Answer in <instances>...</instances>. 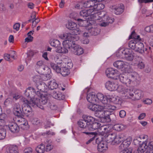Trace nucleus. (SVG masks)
<instances>
[{
  "instance_id": "obj_39",
  "label": "nucleus",
  "mask_w": 153,
  "mask_h": 153,
  "mask_svg": "<svg viewBox=\"0 0 153 153\" xmlns=\"http://www.w3.org/2000/svg\"><path fill=\"white\" fill-rule=\"evenodd\" d=\"M115 137H116V134L115 133H110L106 138L107 142L113 143Z\"/></svg>"
},
{
  "instance_id": "obj_12",
  "label": "nucleus",
  "mask_w": 153,
  "mask_h": 153,
  "mask_svg": "<svg viewBox=\"0 0 153 153\" xmlns=\"http://www.w3.org/2000/svg\"><path fill=\"white\" fill-rule=\"evenodd\" d=\"M66 27L69 29L71 30H74L76 35H77L78 33H80L81 27L80 28H77L76 25L75 23L73 22H69L68 24L66 25Z\"/></svg>"
},
{
  "instance_id": "obj_56",
  "label": "nucleus",
  "mask_w": 153,
  "mask_h": 153,
  "mask_svg": "<svg viewBox=\"0 0 153 153\" xmlns=\"http://www.w3.org/2000/svg\"><path fill=\"white\" fill-rule=\"evenodd\" d=\"M81 30L82 31L80 32V33H78V34H83V36L85 37H87L88 36H91L90 32L89 31V30L88 29V30L87 31L84 32L83 30H82L83 29H82V27H81Z\"/></svg>"
},
{
  "instance_id": "obj_50",
  "label": "nucleus",
  "mask_w": 153,
  "mask_h": 153,
  "mask_svg": "<svg viewBox=\"0 0 153 153\" xmlns=\"http://www.w3.org/2000/svg\"><path fill=\"white\" fill-rule=\"evenodd\" d=\"M38 77L39 79L40 77H41L42 80L43 81H47L50 79L51 78V75L49 74L46 75H43L40 76H38Z\"/></svg>"
},
{
  "instance_id": "obj_24",
  "label": "nucleus",
  "mask_w": 153,
  "mask_h": 153,
  "mask_svg": "<svg viewBox=\"0 0 153 153\" xmlns=\"http://www.w3.org/2000/svg\"><path fill=\"white\" fill-rule=\"evenodd\" d=\"M127 63L121 60H117L115 61L113 64L114 66L118 69H122L124 67L126 68V63Z\"/></svg>"
},
{
  "instance_id": "obj_23",
  "label": "nucleus",
  "mask_w": 153,
  "mask_h": 153,
  "mask_svg": "<svg viewBox=\"0 0 153 153\" xmlns=\"http://www.w3.org/2000/svg\"><path fill=\"white\" fill-rule=\"evenodd\" d=\"M52 96L53 97L59 100H63L65 98V95L61 92L54 91L52 93Z\"/></svg>"
},
{
  "instance_id": "obj_5",
  "label": "nucleus",
  "mask_w": 153,
  "mask_h": 153,
  "mask_svg": "<svg viewBox=\"0 0 153 153\" xmlns=\"http://www.w3.org/2000/svg\"><path fill=\"white\" fill-rule=\"evenodd\" d=\"M48 102L47 98L45 96L39 98H36L34 99L32 101L36 107H37L39 108L43 109L44 108L43 105H45Z\"/></svg>"
},
{
  "instance_id": "obj_28",
  "label": "nucleus",
  "mask_w": 153,
  "mask_h": 153,
  "mask_svg": "<svg viewBox=\"0 0 153 153\" xmlns=\"http://www.w3.org/2000/svg\"><path fill=\"white\" fill-rule=\"evenodd\" d=\"M146 149L145 153H153V142L149 141L145 147V150Z\"/></svg>"
},
{
  "instance_id": "obj_41",
  "label": "nucleus",
  "mask_w": 153,
  "mask_h": 153,
  "mask_svg": "<svg viewBox=\"0 0 153 153\" xmlns=\"http://www.w3.org/2000/svg\"><path fill=\"white\" fill-rule=\"evenodd\" d=\"M51 45L57 48V51L61 45L60 42L57 40H53L50 43Z\"/></svg>"
},
{
  "instance_id": "obj_2",
  "label": "nucleus",
  "mask_w": 153,
  "mask_h": 153,
  "mask_svg": "<svg viewBox=\"0 0 153 153\" xmlns=\"http://www.w3.org/2000/svg\"><path fill=\"white\" fill-rule=\"evenodd\" d=\"M22 101L26 105L24 107H22V113L23 114H24L26 116L31 117L32 116V110L31 107H36L35 105H33V102L29 101L25 98H23Z\"/></svg>"
},
{
  "instance_id": "obj_7",
  "label": "nucleus",
  "mask_w": 153,
  "mask_h": 153,
  "mask_svg": "<svg viewBox=\"0 0 153 153\" xmlns=\"http://www.w3.org/2000/svg\"><path fill=\"white\" fill-rule=\"evenodd\" d=\"M133 91L129 90L128 92H127L125 94V97L126 98H129L131 99L132 100H139L141 96L140 91H136L134 92V94L133 93Z\"/></svg>"
},
{
  "instance_id": "obj_44",
  "label": "nucleus",
  "mask_w": 153,
  "mask_h": 153,
  "mask_svg": "<svg viewBox=\"0 0 153 153\" xmlns=\"http://www.w3.org/2000/svg\"><path fill=\"white\" fill-rule=\"evenodd\" d=\"M141 139V138L140 137L138 138V139H134L133 141V143L135 145H139V146H140V145L143 144V143L146 144H146L147 143H148L149 141H143L141 142V141H140V140Z\"/></svg>"
},
{
  "instance_id": "obj_10",
  "label": "nucleus",
  "mask_w": 153,
  "mask_h": 153,
  "mask_svg": "<svg viewBox=\"0 0 153 153\" xmlns=\"http://www.w3.org/2000/svg\"><path fill=\"white\" fill-rule=\"evenodd\" d=\"M59 37L62 39H67L66 40H69L74 42L77 41L79 39V37L77 35L70 33H65L60 35Z\"/></svg>"
},
{
  "instance_id": "obj_62",
  "label": "nucleus",
  "mask_w": 153,
  "mask_h": 153,
  "mask_svg": "<svg viewBox=\"0 0 153 153\" xmlns=\"http://www.w3.org/2000/svg\"><path fill=\"white\" fill-rule=\"evenodd\" d=\"M94 104H94L90 103L87 105V107L90 110L94 111Z\"/></svg>"
},
{
  "instance_id": "obj_30",
  "label": "nucleus",
  "mask_w": 153,
  "mask_h": 153,
  "mask_svg": "<svg viewBox=\"0 0 153 153\" xmlns=\"http://www.w3.org/2000/svg\"><path fill=\"white\" fill-rule=\"evenodd\" d=\"M82 118L84 119L87 124V127L94 120V118L91 116L83 115Z\"/></svg>"
},
{
  "instance_id": "obj_35",
  "label": "nucleus",
  "mask_w": 153,
  "mask_h": 153,
  "mask_svg": "<svg viewBox=\"0 0 153 153\" xmlns=\"http://www.w3.org/2000/svg\"><path fill=\"white\" fill-rule=\"evenodd\" d=\"M35 150L37 153H44L45 150V145L42 143L38 145Z\"/></svg>"
},
{
  "instance_id": "obj_53",
  "label": "nucleus",
  "mask_w": 153,
  "mask_h": 153,
  "mask_svg": "<svg viewBox=\"0 0 153 153\" xmlns=\"http://www.w3.org/2000/svg\"><path fill=\"white\" fill-rule=\"evenodd\" d=\"M6 130L1 128L0 129V140H2L4 139L6 135Z\"/></svg>"
},
{
  "instance_id": "obj_46",
  "label": "nucleus",
  "mask_w": 153,
  "mask_h": 153,
  "mask_svg": "<svg viewBox=\"0 0 153 153\" xmlns=\"http://www.w3.org/2000/svg\"><path fill=\"white\" fill-rule=\"evenodd\" d=\"M78 124L80 128H87V124L84 119L79 120L78 122Z\"/></svg>"
},
{
  "instance_id": "obj_14",
  "label": "nucleus",
  "mask_w": 153,
  "mask_h": 153,
  "mask_svg": "<svg viewBox=\"0 0 153 153\" xmlns=\"http://www.w3.org/2000/svg\"><path fill=\"white\" fill-rule=\"evenodd\" d=\"M135 51L139 53L142 54L145 53V51H147L146 48H144L143 44L141 42H138L136 43Z\"/></svg>"
},
{
  "instance_id": "obj_55",
  "label": "nucleus",
  "mask_w": 153,
  "mask_h": 153,
  "mask_svg": "<svg viewBox=\"0 0 153 153\" xmlns=\"http://www.w3.org/2000/svg\"><path fill=\"white\" fill-rule=\"evenodd\" d=\"M104 117H103V118H102L101 120H100V122L102 123L104 122H110V120L109 118V115H108L107 116H105V114H104Z\"/></svg>"
},
{
  "instance_id": "obj_51",
  "label": "nucleus",
  "mask_w": 153,
  "mask_h": 153,
  "mask_svg": "<svg viewBox=\"0 0 153 153\" xmlns=\"http://www.w3.org/2000/svg\"><path fill=\"white\" fill-rule=\"evenodd\" d=\"M137 43L136 41L134 40H131L129 42L128 46L131 49L135 50Z\"/></svg>"
},
{
  "instance_id": "obj_1",
  "label": "nucleus",
  "mask_w": 153,
  "mask_h": 153,
  "mask_svg": "<svg viewBox=\"0 0 153 153\" xmlns=\"http://www.w3.org/2000/svg\"><path fill=\"white\" fill-rule=\"evenodd\" d=\"M92 9H89L88 10H83L81 11L79 13L80 18H76L75 20L77 21L81 25L85 26V24L87 23L88 20L86 18L90 16L92 19V16L94 14V11Z\"/></svg>"
},
{
  "instance_id": "obj_17",
  "label": "nucleus",
  "mask_w": 153,
  "mask_h": 153,
  "mask_svg": "<svg viewBox=\"0 0 153 153\" xmlns=\"http://www.w3.org/2000/svg\"><path fill=\"white\" fill-rule=\"evenodd\" d=\"M96 96L97 99V102L100 101L102 103L105 104L108 102V98L107 96H104L102 94L99 93L96 95Z\"/></svg>"
},
{
  "instance_id": "obj_26",
  "label": "nucleus",
  "mask_w": 153,
  "mask_h": 153,
  "mask_svg": "<svg viewBox=\"0 0 153 153\" xmlns=\"http://www.w3.org/2000/svg\"><path fill=\"white\" fill-rule=\"evenodd\" d=\"M131 141V140L130 138H127L123 141L120 146V147L121 149L127 148L130 144Z\"/></svg>"
},
{
  "instance_id": "obj_31",
  "label": "nucleus",
  "mask_w": 153,
  "mask_h": 153,
  "mask_svg": "<svg viewBox=\"0 0 153 153\" xmlns=\"http://www.w3.org/2000/svg\"><path fill=\"white\" fill-rule=\"evenodd\" d=\"M101 1H96L95 6L94 7V11L96 12V11L100 10L103 9L105 7L104 5L101 3H100Z\"/></svg>"
},
{
  "instance_id": "obj_4",
  "label": "nucleus",
  "mask_w": 153,
  "mask_h": 153,
  "mask_svg": "<svg viewBox=\"0 0 153 153\" xmlns=\"http://www.w3.org/2000/svg\"><path fill=\"white\" fill-rule=\"evenodd\" d=\"M73 41L69 40H65L63 42V47H62L61 45L59 48L58 49L57 52L59 53H65L68 52V49L71 50Z\"/></svg>"
},
{
  "instance_id": "obj_54",
  "label": "nucleus",
  "mask_w": 153,
  "mask_h": 153,
  "mask_svg": "<svg viewBox=\"0 0 153 153\" xmlns=\"http://www.w3.org/2000/svg\"><path fill=\"white\" fill-rule=\"evenodd\" d=\"M105 104H106V105L105 106V107L107 109L114 111L116 109V107L114 105L108 103V102Z\"/></svg>"
},
{
  "instance_id": "obj_29",
  "label": "nucleus",
  "mask_w": 153,
  "mask_h": 153,
  "mask_svg": "<svg viewBox=\"0 0 153 153\" xmlns=\"http://www.w3.org/2000/svg\"><path fill=\"white\" fill-rule=\"evenodd\" d=\"M116 70H114L112 68H107L105 73L107 77L109 78L113 77V76L116 74Z\"/></svg>"
},
{
  "instance_id": "obj_36",
  "label": "nucleus",
  "mask_w": 153,
  "mask_h": 153,
  "mask_svg": "<svg viewBox=\"0 0 153 153\" xmlns=\"http://www.w3.org/2000/svg\"><path fill=\"white\" fill-rule=\"evenodd\" d=\"M82 133H85L88 135V137L90 138V139L94 140L95 138L97 137L98 133L96 132H84Z\"/></svg>"
},
{
  "instance_id": "obj_63",
  "label": "nucleus",
  "mask_w": 153,
  "mask_h": 153,
  "mask_svg": "<svg viewBox=\"0 0 153 153\" xmlns=\"http://www.w3.org/2000/svg\"><path fill=\"white\" fill-rule=\"evenodd\" d=\"M24 153H32L33 149L30 147L26 148L24 150Z\"/></svg>"
},
{
  "instance_id": "obj_43",
  "label": "nucleus",
  "mask_w": 153,
  "mask_h": 153,
  "mask_svg": "<svg viewBox=\"0 0 153 153\" xmlns=\"http://www.w3.org/2000/svg\"><path fill=\"white\" fill-rule=\"evenodd\" d=\"M113 129L120 131L125 128V126L122 124H117L114 125L113 127Z\"/></svg>"
},
{
  "instance_id": "obj_38",
  "label": "nucleus",
  "mask_w": 153,
  "mask_h": 153,
  "mask_svg": "<svg viewBox=\"0 0 153 153\" xmlns=\"http://www.w3.org/2000/svg\"><path fill=\"white\" fill-rule=\"evenodd\" d=\"M91 35H97L100 32V30L97 28H94L92 27L88 29Z\"/></svg>"
},
{
  "instance_id": "obj_47",
  "label": "nucleus",
  "mask_w": 153,
  "mask_h": 153,
  "mask_svg": "<svg viewBox=\"0 0 153 153\" xmlns=\"http://www.w3.org/2000/svg\"><path fill=\"white\" fill-rule=\"evenodd\" d=\"M133 38L134 39H137L139 41H143L140 38L139 36L137 35V34L134 31H133L131 33V35L129 36V39Z\"/></svg>"
},
{
  "instance_id": "obj_25",
  "label": "nucleus",
  "mask_w": 153,
  "mask_h": 153,
  "mask_svg": "<svg viewBox=\"0 0 153 153\" xmlns=\"http://www.w3.org/2000/svg\"><path fill=\"white\" fill-rule=\"evenodd\" d=\"M97 148L98 151L102 152H104L107 149L106 145L103 141L99 143Z\"/></svg>"
},
{
  "instance_id": "obj_32",
  "label": "nucleus",
  "mask_w": 153,
  "mask_h": 153,
  "mask_svg": "<svg viewBox=\"0 0 153 153\" xmlns=\"http://www.w3.org/2000/svg\"><path fill=\"white\" fill-rule=\"evenodd\" d=\"M7 153H19L17 147L12 146L7 149Z\"/></svg>"
},
{
  "instance_id": "obj_27",
  "label": "nucleus",
  "mask_w": 153,
  "mask_h": 153,
  "mask_svg": "<svg viewBox=\"0 0 153 153\" xmlns=\"http://www.w3.org/2000/svg\"><path fill=\"white\" fill-rule=\"evenodd\" d=\"M101 126V124L98 123L93 122L87 127V129L91 131H94L99 128Z\"/></svg>"
},
{
  "instance_id": "obj_8",
  "label": "nucleus",
  "mask_w": 153,
  "mask_h": 153,
  "mask_svg": "<svg viewBox=\"0 0 153 153\" xmlns=\"http://www.w3.org/2000/svg\"><path fill=\"white\" fill-rule=\"evenodd\" d=\"M24 94L25 96L30 98V102H32L33 100L36 98L34 97L36 94V90L33 87L27 88L25 91Z\"/></svg>"
},
{
  "instance_id": "obj_19",
  "label": "nucleus",
  "mask_w": 153,
  "mask_h": 153,
  "mask_svg": "<svg viewBox=\"0 0 153 153\" xmlns=\"http://www.w3.org/2000/svg\"><path fill=\"white\" fill-rule=\"evenodd\" d=\"M106 15L104 12H95L94 11V14L92 17V19L95 20H100Z\"/></svg>"
},
{
  "instance_id": "obj_40",
  "label": "nucleus",
  "mask_w": 153,
  "mask_h": 153,
  "mask_svg": "<svg viewBox=\"0 0 153 153\" xmlns=\"http://www.w3.org/2000/svg\"><path fill=\"white\" fill-rule=\"evenodd\" d=\"M146 144L143 143V144L139 146L138 149L134 151L133 153H143L145 151Z\"/></svg>"
},
{
  "instance_id": "obj_11",
  "label": "nucleus",
  "mask_w": 153,
  "mask_h": 153,
  "mask_svg": "<svg viewBox=\"0 0 153 153\" xmlns=\"http://www.w3.org/2000/svg\"><path fill=\"white\" fill-rule=\"evenodd\" d=\"M130 85L131 84H139L140 78L138 74L136 72H133L128 75Z\"/></svg>"
},
{
  "instance_id": "obj_48",
  "label": "nucleus",
  "mask_w": 153,
  "mask_h": 153,
  "mask_svg": "<svg viewBox=\"0 0 153 153\" xmlns=\"http://www.w3.org/2000/svg\"><path fill=\"white\" fill-rule=\"evenodd\" d=\"M94 115L95 117L100 119L101 120L102 118L104 117V114H105V111H95Z\"/></svg>"
},
{
  "instance_id": "obj_16",
  "label": "nucleus",
  "mask_w": 153,
  "mask_h": 153,
  "mask_svg": "<svg viewBox=\"0 0 153 153\" xmlns=\"http://www.w3.org/2000/svg\"><path fill=\"white\" fill-rule=\"evenodd\" d=\"M124 7L123 4H120L118 6H112V9L114 10V12L116 15H120L124 10Z\"/></svg>"
},
{
  "instance_id": "obj_20",
  "label": "nucleus",
  "mask_w": 153,
  "mask_h": 153,
  "mask_svg": "<svg viewBox=\"0 0 153 153\" xmlns=\"http://www.w3.org/2000/svg\"><path fill=\"white\" fill-rule=\"evenodd\" d=\"M119 78L121 82L126 84L127 86L130 85L128 76H127L124 74H121L119 76Z\"/></svg>"
},
{
  "instance_id": "obj_61",
  "label": "nucleus",
  "mask_w": 153,
  "mask_h": 153,
  "mask_svg": "<svg viewBox=\"0 0 153 153\" xmlns=\"http://www.w3.org/2000/svg\"><path fill=\"white\" fill-rule=\"evenodd\" d=\"M20 127L23 130H27L29 128V126L28 125L27 122L23 125H22Z\"/></svg>"
},
{
  "instance_id": "obj_34",
  "label": "nucleus",
  "mask_w": 153,
  "mask_h": 153,
  "mask_svg": "<svg viewBox=\"0 0 153 153\" xmlns=\"http://www.w3.org/2000/svg\"><path fill=\"white\" fill-rule=\"evenodd\" d=\"M49 88L53 90L57 88L58 86V85L56 81L54 80H51L48 82Z\"/></svg>"
},
{
  "instance_id": "obj_3",
  "label": "nucleus",
  "mask_w": 153,
  "mask_h": 153,
  "mask_svg": "<svg viewBox=\"0 0 153 153\" xmlns=\"http://www.w3.org/2000/svg\"><path fill=\"white\" fill-rule=\"evenodd\" d=\"M121 54L124 55L126 60L131 61L133 60L134 57V53L132 50L126 48L123 50H120L117 54V56L120 58L122 57Z\"/></svg>"
},
{
  "instance_id": "obj_37",
  "label": "nucleus",
  "mask_w": 153,
  "mask_h": 153,
  "mask_svg": "<svg viewBox=\"0 0 153 153\" xmlns=\"http://www.w3.org/2000/svg\"><path fill=\"white\" fill-rule=\"evenodd\" d=\"M109 101L113 102L115 104L121 105L122 102L121 98L119 97H113L112 98H110L108 99Z\"/></svg>"
},
{
  "instance_id": "obj_59",
  "label": "nucleus",
  "mask_w": 153,
  "mask_h": 153,
  "mask_svg": "<svg viewBox=\"0 0 153 153\" xmlns=\"http://www.w3.org/2000/svg\"><path fill=\"white\" fill-rule=\"evenodd\" d=\"M110 121H115L116 120V117L114 114H110L109 115Z\"/></svg>"
},
{
  "instance_id": "obj_60",
  "label": "nucleus",
  "mask_w": 153,
  "mask_h": 153,
  "mask_svg": "<svg viewBox=\"0 0 153 153\" xmlns=\"http://www.w3.org/2000/svg\"><path fill=\"white\" fill-rule=\"evenodd\" d=\"M53 147L52 145L50 144H48L46 146V151L47 152H49L51 150Z\"/></svg>"
},
{
  "instance_id": "obj_33",
  "label": "nucleus",
  "mask_w": 153,
  "mask_h": 153,
  "mask_svg": "<svg viewBox=\"0 0 153 153\" xmlns=\"http://www.w3.org/2000/svg\"><path fill=\"white\" fill-rule=\"evenodd\" d=\"M124 134H120L118 135H116V137L114 138L113 143L114 144H119L123 140V138L124 137Z\"/></svg>"
},
{
  "instance_id": "obj_9",
  "label": "nucleus",
  "mask_w": 153,
  "mask_h": 153,
  "mask_svg": "<svg viewBox=\"0 0 153 153\" xmlns=\"http://www.w3.org/2000/svg\"><path fill=\"white\" fill-rule=\"evenodd\" d=\"M75 41H73L71 51L75 54L80 55L83 53V49L81 47L76 44Z\"/></svg>"
},
{
  "instance_id": "obj_21",
  "label": "nucleus",
  "mask_w": 153,
  "mask_h": 153,
  "mask_svg": "<svg viewBox=\"0 0 153 153\" xmlns=\"http://www.w3.org/2000/svg\"><path fill=\"white\" fill-rule=\"evenodd\" d=\"M61 67H60L59 69L60 71L58 73H60L61 74L64 76H66L70 74V71L69 68L64 65L62 66L63 63H61Z\"/></svg>"
},
{
  "instance_id": "obj_52",
  "label": "nucleus",
  "mask_w": 153,
  "mask_h": 153,
  "mask_svg": "<svg viewBox=\"0 0 153 153\" xmlns=\"http://www.w3.org/2000/svg\"><path fill=\"white\" fill-rule=\"evenodd\" d=\"M50 65L51 67L57 73H58L60 71L59 69L60 67L58 66L56 64L53 63L51 62L50 63Z\"/></svg>"
},
{
  "instance_id": "obj_57",
  "label": "nucleus",
  "mask_w": 153,
  "mask_h": 153,
  "mask_svg": "<svg viewBox=\"0 0 153 153\" xmlns=\"http://www.w3.org/2000/svg\"><path fill=\"white\" fill-rule=\"evenodd\" d=\"M6 117L4 114L0 115V126H3L4 123V118Z\"/></svg>"
},
{
  "instance_id": "obj_58",
  "label": "nucleus",
  "mask_w": 153,
  "mask_h": 153,
  "mask_svg": "<svg viewBox=\"0 0 153 153\" xmlns=\"http://www.w3.org/2000/svg\"><path fill=\"white\" fill-rule=\"evenodd\" d=\"M147 39L148 40V42L150 46L153 47V36H151L148 37L147 38Z\"/></svg>"
},
{
  "instance_id": "obj_18",
  "label": "nucleus",
  "mask_w": 153,
  "mask_h": 153,
  "mask_svg": "<svg viewBox=\"0 0 153 153\" xmlns=\"http://www.w3.org/2000/svg\"><path fill=\"white\" fill-rule=\"evenodd\" d=\"M8 127L10 131L13 133H16L19 131V128L16 123H11L9 124Z\"/></svg>"
},
{
  "instance_id": "obj_15",
  "label": "nucleus",
  "mask_w": 153,
  "mask_h": 153,
  "mask_svg": "<svg viewBox=\"0 0 153 153\" xmlns=\"http://www.w3.org/2000/svg\"><path fill=\"white\" fill-rule=\"evenodd\" d=\"M87 99L90 103L94 104L97 103V97L93 93L88 94L87 96Z\"/></svg>"
},
{
  "instance_id": "obj_45",
  "label": "nucleus",
  "mask_w": 153,
  "mask_h": 153,
  "mask_svg": "<svg viewBox=\"0 0 153 153\" xmlns=\"http://www.w3.org/2000/svg\"><path fill=\"white\" fill-rule=\"evenodd\" d=\"M114 19L109 17L107 15H106L102 18L101 19V21H104L107 22L112 23L114 22Z\"/></svg>"
},
{
  "instance_id": "obj_64",
  "label": "nucleus",
  "mask_w": 153,
  "mask_h": 153,
  "mask_svg": "<svg viewBox=\"0 0 153 153\" xmlns=\"http://www.w3.org/2000/svg\"><path fill=\"white\" fill-rule=\"evenodd\" d=\"M137 66L138 68L142 69L144 67L145 65L142 62L139 61L137 64Z\"/></svg>"
},
{
  "instance_id": "obj_6",
  "label": "nucleus",
  "mask_w": 153,
  "mask_h": 153,
  "mask_svg": "<svg viewBox=\"0 0 153 153\" xmlns=\"http://www.w3.org/2000/svg\"><path fill=\"white\" fill-rule=\"evenodd\" d=\"M105 87L109 90L111 91L117 90L118 91H123L122 86L118 85L117 82H111L108 81L105 84Z\"/></svg>"
},
{
  "instance_id": "obj_42",
  "label": "nucleus",
  "mask_w": 153,
  "mask_h": 153,
  "mask_svg": "<svg viewBox=\"0 0 153 153\" xmlns=\"http://www.w3.org/2000/svg\"><path fill=\"white\" fill-rule=\"evenodd\" d=\"M23 117H18L16 118V121L20 126L23 125L27 121Z\"/></svg>"
},
{
  "instance_id": "obj_13",
  "label": "nucleus",
  "mask_w": 153,
  "mask_h": 153,
  "mask_svg": "<svg viewBox=\"0 0 153 153\" xmlns=\"http://www.w3.org/2000/svg\"><path fill=\"white\" fill-rule=\"evenodd\" d=\"M13 110L14 114L17 117L24 116V115L22 114L20 105L19 103H16L13 106Z\"/></svg>"
},
{
  "instance_id": "obj_49",
  "label": "nucleus",
  "mask_w": 153,
  "mask_h": 153,
  "mask_svg": "<svg viewBox=\"0 0 153 153\" xmlns=\"http://www.w3.org/2000/svg\"><path fill=\"white\" fill-rule=\"evenodd\" d=\"M94 108V111H103L104 107L101 105L95 104Z\"/></svg>"
},
{
  "instance_id": "obj_22",
  "label": "nucleus",
  "mask_w": 153,
  "mask_h": 153,
  "mask_svg": "<svg viewBox=\"0 0 153 153\" xmlns=\"http://www.w3.org/2000/svg\"><path fill=\"white\" fill-rule=\"evenodd\" d=\"M36 85L38 90L42 92L45 91L47 88V86L45 83L41 81L37 82Z\"/></svg>"
}]
</instances>
